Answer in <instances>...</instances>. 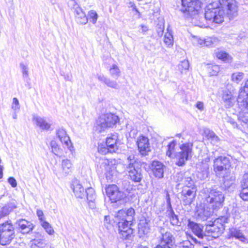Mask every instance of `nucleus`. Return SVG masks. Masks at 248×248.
Masks as SVG:
<instances>
[{"instance_id":"f257e3e1","label":"nucleus","mask_w":248,"mask_h":248,"mask_svg":"<svg viewBox=\"0 0 248 248\" xmlns=\"http://www.w3.org/2000/svg\"><path fill=\"white\" fill-rule=\"evenodd\" d=\"M204 204L209 208V210L198 209L197 211L198 216L203 220H206L214 211L217 210L223 205L224 201V195L217 188H205L203 189Z\"/></svg>"},{"instance_id":"f03ea898","label":"nucleus","mask_w":248,"mask_h":248,"mask_svg":"<svg viewBox=\"0 0 248 248\" xmlns=\"http://www.w3.org/2000/svg\"><path fill=\"white\" fill-rule=\"evenodd\" d=\"M135 210L130 208L127 210H119L115 217L118 226L119 236L123 239H130L133 233L131 228L134 219Z\"/></svg>"},{"instance_id":"7ed1b4c3","label":"nucleus","mask_w":248,"mask_h":248,"mask_svg":"<svg viewBox=\"0 0 248 248\" xmlns=\"http://www.w3.org/2000/svg\"><path fill=\"white\" fill-rule=\"evenodd\" d=\"M225 16V12L217 2L209 3L205 8L204 16L207 20L217 24L221 23L223 21Z\"/></svg>"},{"instance_id":"20e7f679","label":"nucleus","mask_w":248,"mask_h":248,"mask_svg":"<svg viewBox=\"0 0 248 248\" xmlns=\"http://www.w3.org/2000/svg\"><path fill=\"white\" fill-rule=\"evenodd\" d=\"M120 122L118 116L112 113L102 114L96 121L95 129L99 132L105 131L108 128H112Z\"/></svg>"},{"instance_id":"39448f33","label":"nucleus","mask_w":248,"mask_h":248,"mask_svg":"<svg viewBox=\"0 0 248 248\" xmlns=\"http://www.w3.org/2000/svg\"><path fill=\"white\" fill-rule=\"evenodd\" d=\"M126 171L128 172L130 179L135 182H140L142 178L141 169L139 167V163L134 155L127 157L125 164Z\"/></svg>"},{"instance_id":"423d86ee","label":"nucleus","mask_w":248,"mask_h":248,"mask_svg":"<svg viewBox=\"0 0 248 248\" xmlns=\"http://www.w3.org/2000/svg\"><path fill=\"white\" fill-rule=\"evenodd\" d=\"M193 146L191 142H186L180 145L179 150L174 155L175 164L177 166L185 165L186 162L192 156Z\"/></svg>"},{"instance_id":"0eeeda50","label":"nucleus","mask_w":248,"mask_h":248,"mask_svg":"<svg viewBox=\"0 0 248 248\" xmlns=\"http://www.w3.org/2000/svg\"><path fill=\"white\" fill-rule=\"evenodd\" d=\"M14 227L11 220L0 224V244H9L15 237Z\"/></svg>"},{"instance_id":"6e6552de","label":"nucleus","mask_w":248,"mask_h":248,"mask_svg":"<svg viewBox=\"0 0 248 248\" xmlns=\"http://www.w3.org/2000/svg\"><path fill=\"white\" fill-rule=\"evenodd\" d=\"M158 232L160 234L158 237L159 244L154 248H174L176 247L175 238L171 232L165 231L162 227L158 228Z\"/></svg>"},{"instance_id":"1a4fd4ad","label":"nucleus","mask_w":248,"mask_h":248,"mask_svg":"<svg viewBox=\"0 0 248 248\" xmlns=\"http://www.w3.org/2000/svg\"><path fill=\"white\" fill-rule=\"evenodd\" d=\"M194 175L188 171H180L174 176V181L177 186L191 187L195 185Z\"/></svg>"},{"instance_id":"9d476101","label":"nucleus","mask_w":248,"mask_h":248,"mask_svg":"<svg viewBox=\"0 0 248 248\" xmlns=\"http://www.w3.org/2000/svg\"><path fill=\"white\" fill-rule=\"evenodd\" d=\"M228 217H221L216 219L214 222L206 227V231L210 233L212 236L216 238L218 237L225 229L224 224L228 222Z\"/></svg>"},{"instance_id":"9b49d317","label":"nucleus","mask_w":248,"mask_h":248,"mask_svg":"<svg viewBox=\"0 0 248 248\" xmlns=\"http://www.w3.org/2000/svg\"><path fill=\"white\" fill-rule=\"evenodd\" d=\"M181 11L183 13L191 16L198 14L202 3L200 0H181Z\"/></svg>"},{"instance_id":"f8f14e48","label":"nucleus","mask_w":248,"mask_h":248,"mask_svg":"<svg viewBox=\"0 0 248 248\" xmlns=\"http://www.w3.org/2000/svg\"><path fill=\"white\" fill-rule=\"evenodd\" d=\"M220 7L230 19L237 15V6L235 0H218Z\"/></svg>"},{"instance_id":"ddd939ff","label":"nucleus","mask_w":248,"mask_h":248,"mask_svg":"<svg viewBox=\"0 0 248 248\" xmlns=\"http://www.w3.org/2000/svg\"><path fill=\"white\" fill-rule=\"evenodd\" d=\"M187 226L199 239V240H197L196 238H192V240L195 243L203 244L204 240L207 239V236L204 234L202 225L188 219Z\"/></svg>"},{"instance_id":"4468645a","label":"nucleus","mask_w":248,"mask_h":248,"mask_svg":"<svg viewBox=\"0 0 248 248\" xmlns=\"http://www.w3.org/2000/svg\"><path fill=\"white\" fill-rule=\"evenodd\" d=\"M230 166V162L228 157L220 156L214 160V170L217 175H220L223 174V172L229 171Z\"/></svg>"},{"instance_id":"2eb2a0df","label":"nucleus","mask_w":248,"mask_h":248,"mask_svg":"<svg viewBox=\"0 0 248 248\" xmlns=\"http://www.w3.org/2000/svg\"><path fill=\"white\" fill-rule=\"evenodd\" d=\"M69 4L72 6V10L73 11L76 22L81 25H85L87 23L88 18L86 16L85 12L79 5L76 2L75 0H71Z\"/></svg>"},{"instance_id":"dca6fc26","label":"nucleus","mask_w":248,"mask_h":248,"mask_svg":"<svg viewBox=\"0 0 248 248\" xmlns=\"http://www.w3.org/2000/svg\"><path fill=\"white\" fill-rule=\"evenodd\" d=\"M197 191L196 185L191 187H183L181 192V198L186 205H189L195 198Z\"/></svg>"},{"instance_id":"f3484780","label":"nucleus","mask_w":248,"mask_h":248,"mask_svg":"<svg viewBox=\"0 0 248 248\" xmlns=\"http://www.w3.org/2000/svg\"><path fill=\"white\" fill-rule=\"evenodd\" d=\"M106 192L111 202H116L124 197V193L120 191L115 185H109L106 188Z\"/></svg>"},{"instance_id":"a211bd4d","label":"nucleus","mask_w":248,"mask_h":248,"mask_svg":"<svg viewBox=\"0 0 248 248\" xmlns=\"http://www.w3.org/2000/svg\"><path fill=\"white\" fill-rule=\"evenodd\" d=\"M138 150L140 154L145 156L150 152V146L148 139L145 136H140L138 138L137 141Z\"/></svg>"},{"instance_id":"6ab92c4d","label":"nucleus","mask_w":248,"mask_h":248,"mask_svg":"<svg viewBox=\"0 0 248 248\" xmlns=\"http://www.w3.org/2000/svg\"><path fill=\"white\" fill-rule=\"evenodd\" d=\"M15 224L18 230L23 234L30 233L34 228V225L31 222L24 219L17 220Z\"/></svg>"},{"instance_id":"aec40b11","label":"nucleus","mask_w":248,"mask_h":248,"mask_svg":"<svg viewBox=\"0 0 248 248\" xmlns=\"http://www.w3.org/2000/svg\"><path fill=\"white\" fill-rule=\"evenodd\" d=\"M239 106L248 109V80L244 86V91H241L237 99Z\"/></svg>"},{"instance_id":"412c9836","label":"nucleus","mask_w":248,"mask_h":248,"mask_svg":"<svg viewBox=\"0 0 248 248\" xmlns=\"http://www.w3.org/2000/svg\"><path fill=\"white\" fill-rule=\"evenodd\" d=\"M118 136L117 133L111 134V136L106 139V145L108 152L114 153L118 150L117 142Z\"/></svg>"},{"instance_id":"4be33fe9","label":"nucleus","mask_w":248,"mask_h":248,"mask_svg":"<svg viewBox=\"0 0 248 248\" xmlns=\"http://www.w3.org/2000/svg\"><path fill=\"white\" fill-rule=\"evenodd\" d=\"M151 219L149 217L142 216L139 223V229L144 234H147L151 230Z\"/></svg>"},{"instance_id":"5701e85b","label":"nucleus","mask_w":248,"mask_h":248,"mask_svg":"<svg viewBox=\"0 0 248 248\" xmlns=\"http://www.w3.org/2000/svg\"><path fill=\"white\" fill-rule=\"evenodd\" d=\"M96 77L99 81L103 83L108 87L116 90L119 89V85L116 81L111 80L101 74H97Z\"/></svg>"},{"instance_id":"b1692460","label":"nucleus","mask_w":248,"mask_h":248,"mask_svg":"<svg viewBox=\"0 0 248 248\" xmlns=\"http://www.w3.org/2000/svg\"><path fill=\"white\" fill-rule=\"evenodd\" d=\"M152 170L154 175L158 178L163 177L165 166L158 161H154L152 162Z\"/></svg>"},{"instance_id":"393cba45","label":"nucleus","mask_w":248,"mask_h":248,"mask_svg":"<svg viewBox=\"0 0 248 248\" xmlns=\"http://www.w3.org/2000/svg\"><path fill=\"white\" fill-rule=\"evenodd\" d=\"M230 237H234L244 243H248V239L239 229L232 228L230 230Z\"/></svg>"},{"instance_id":"a878e982","label":"nucleus","mask_w":248,"mask_h":248,"mask_svg":"<svg viewBox=\"0 0 248 248\" xmlns=\"http://www.w3.org/2000/svg\"><path fill=\"white\" fill-rule=\"evenodd\" d=\"M56 135L62 143L64 144L67 147H69L71 141L69 136L64 129L59 128L57 129Z\"/></svg>"},{"instance_id":"bb28decb","label":"nucleus","mask_w":248,"mask_h":248,"mask_svg":"<svg viewBox=\"0 0 248 248\" xmlns=\"http://www.w3.org/2000/svg\"><path fill=\"white\" fill-rule=\"evenodd\" d=\"M73 189L75 196L78 198L82 199L85 196V191L82 186L77 180L73 184Z\"/></svg>"},{"instance_id":"cd10ccee","label":"nucleus","mask_w":248,"mask_h":248,"mask_svg":"<svg viewBox=\"0 0 248 248\" xmlns=\"http://www.w3.org/2000/svg\"><path fill=\"white\" fill-rule=\"evenodd\" d=\"M219 42V39L214 36L207 37L204 40L200 39L199 41V43L200 45H204L205 46L210 47H212L217 45Z\"/></svg>"},{"instance_id":"c85d7f7f","label":"nucleus","mask_w":248,"mask_h":248,"mask_svg":"<svg viewBox=\"0 0 248 248\" xmlns=\"http://www.w3.org/2000/svg\"><path fill=\"white\" fill-rule=\"evenodd\" d=\"M32 120L36 125L42 130H48L50 127V124L47 123L44 118L40 116L34 115L33 116Z\"/></svg>"},{"instance_id":"c756f323","label":"nucleus","mask_w":248,"mask_h":248,"mask_svg":"<svg viewBox=\"0 0 248 248\" xmlns=\"http://www.w3.org/2000/svg\"><path fill=\"white\" fill-rule=\"evenodd\" d=\"M235 177L231 174L230 170L225 172L223 176V186L225 188L230 187L234 183Z\"/></svg>"},{"instance_id":"7c9ffc66","label":"nucleus","mask_w":248,"mask_h":248,"mask_svg":"<svg viewBox=\"0 0 248 248\" xmlns=\"http://www.w3.org/2000/svg\"><path fill=\"white\" fill-rule=\"evenodd\" d=\"M168 216L170 219V222L173 226H180L181 222L179 221L178 217L175 215L172 208L167 209Z\"/></svg>"},{"instance_id":"2f4dec72","label":"nucleus","mask_w":248,"mask_h":248,"mask_svg":"<svg viewBox=\"0 0 248 248\" xmlns=\"http://www.w3.org/2000/svg\"><path fill=\"white\" fill-rule=\"evenodd\" d=\"M61 166L64 175L69 174L72 171V164L69 160L67 159L62 160Z\"/></svg>"},{"instance_id":"473e14b6","label":"nucleus","mask_w":248,"mask_h":248,"mask_svg":"<svg viewBox=\"0 0 248 248\" xmlns=\"http://www.w3.org/2000/svg\"><path fill=\"white\" fill-rule=\"evenodd\" d=\"M205 134L207 139L213 145H217L219 143V139L213 131L207 130L205 131Z\"/></svg>"},{"instance_id":"72a5a7b5","label":"nucleus","mask_w":248,"mask_h":248,"mask_svg":"<svg viewBox=\"0 0 248 248\" xmlns=\"http://www.w3.org/2000/svg\"><path fill=\"white\" fill-rule=\"evenodd\" d=\"M30 243L31 248H45L46 245L42 239H33Z\"/></svg>"},{"instance_id":"f704fd0d","label":"nucleus","mask_w":248,"mask_h":248,"mask_svg":"<svg viewBox=\"0 0 248 248\" xmlns=\"http://www.w3.org/2000/svg\"><path fill=\"white\" fill-rule=\"evenodd\" d=\"M109 71L110 76L116 79H118L121 75V71L119 67L116 64H112L110 67Z\"/></svg>"},{"instance_id":"c9c22d12","label":"nucleus","mask_w":248,"mask_h":248,"mask_svg":"<svg viewBox=\"0 0 248 248\" xmlns=\"http://www.w3.org/2000/svg\"><path fill=\"white\" fill-rule=\"evenodd\" d=\"M217 57L227 62H230L232 61V58L230 56L224 51H218L216 53Z\"/></svg>"},{"instance_id":"e433bc0d","label":"nucleus","mask_w":248,"mask_h":248,"mask_svg":"<svg viewBox=\"0 0 248 248\" xmlns=\"http://www.w3.org/2000/svg\"><path fill=\"white\" fill-rule=\"evenodd\" d=\"M189 63L187 60H185L181 62L178 65V69L181 74H186L188 70Z\"/></svg>"},{"instance_id":"4c0bfd02","label":"nucleus","mask_w":248,"mask_h":248,"mask_svg":"<svg viewBox=\"0 0 248 248\" xmlns=\"http://www.w3.org/2000/svg\"><path fill=\"white\" fill-rule=\"evenodd\" d=\"M52 152L58 156H60L62 155V150L59 147L57 142L52 140L50 142Z\"/></svg>"},{"instance_id":"58836bf2","label":"nucleus","mask_w":248,"mask_h":248,"mask_svg":"<svg viewBox=\"0 0 248 248\" xmlns=\"http://www.w3.org/2000/svg\"><path fill=\"white\" fill-rule=\"evenodd\" d=\"M85 196L88 201L95 200L96 195L94 189L92 187L88 188L85 191Z\"/></svg>"},{"instance_id":"ea45409f","label":"nucleus","mask_w":248,"mask_h":248,"mask_svg":"<svg viewBox=\"0 0 248 248\" xmlns=\"http://www.w3.org/2000/svg\"><path fill=\"white\" fill-rule=\"evenodd\" d=\"M40 224L49 235H52L54 234L55 232L52 226L47 221L43 222Z\"/></svg>"},{"instance_id":"a19ab883","label":"nucleus","mask_w":248,"mask_h":248,"mask_svg":"<svg viewBox=\"0 0 248 248\" xmlns=\"http://www.w3.org/2000/svg\"><path fill=\"white\" fill-rule=\"evenodd\" d=\"M88 20H90L93 24H94L96 23L98 18V14L94 10H90L88 13Z\"/></svg>"},{"instance_id":"79ce46f5","label":"nucleus","mask_w":248,"mask_h":248,"mask_svg":"<svg viewBox=\"0 0 248 248\" xmlns=\"http://www.w3.org/2000/svg\"><path fill=\"white\" fill-rule=\"evenodd\" d=\"M176 144V141L175 140H173L169 144V145L167 146L168 150L166 152L167 155L169 157H171L172 153L174 152Z\"/></svg>"},{"instance_id":"37998d69","label":"nucleus","mask_w":248,"mask_h":248,"mask_svg":"<svg viewBox=\"0 0 248 248\" xmlns=\"http://www.w3.org/2000/svg\"><path fill=\"white\" fill-rule=\"evenodd\" d=\"M164 42L168 46H170L173 45V36L170 32H168L165 35Z\"/></svg>"},{"instance_id":"c03bdc74","label":"nucleus","mask_w":248,"mask_h":248,"mask_svg":"<svg viewBox=\"0 0 248 248\" xmlns=\"http://www.w3.org/2000/svg\"><path fill=\"white\" fill-rule=\"evenodd\" d=\"M244 74L242 72L234 73L232 75V79L233 81L239 83L243 78Z\"/></svg>"},{"instance_id":"a18cd8bd","label":"nucleus","mask_w":248,"mask_h":248,"mask_svg":"<svg viewBox=\"0 0 248 248\" xmlns=\"http://www.w3.org/2000/svg\"><path fill=\"white\" fill-rule=\"evenodd\" d=\"M242 189L240 192V198L244 201H248V188L241 186Z\"/></svg>"},{"instance_id":"49530a36","label":"nucleus","mask_w":248,"mask_h":248,"mask_svg":"<svg viewBox=\"0 0 248 248\" xmlns=\"http://www.w3.org/2000/svg\"><path fill=\"white\" fill-rule=\"evenodd\" d=\"M219 67L217 65H213L209 67V73L211 76H216L219 71Z\"/></svg>"},{"instance_id":"de8ad7c7","label":"nucleus","mask_w":248,"mask_h":248,"mask_svg":"<svg viewBox=\"0 0 248 248\" xmlns=\"http://www.w3.org/2000/svg\"><path fill=\"white\" fill-rule=\"evenodd\" d=\"M241 186L248 188V171L244 173L241 181Z\"/></svg>"},{"instance_id":"09e8293b","label":"nucleus","mask_w":248,"mask_h":248,"mask_svg":"<svg viewBox=\"0 0 248 248\" xmlns=\"http://www.w3.org/2000/svg\"><path fill=\"white\" fill-rule=\"evenodd\" d=\"M191 244L189 241H185L182 243H180L178 246H176L174 248H191L190 247Z\"/></svg>"},{"instance_id":"8fccbe9b","label":"nucleus","mask_w":248,"mask_h":248,"mask_svg":"<svg viewBox=\"0 0 248 248\" xmlns=\"http://www.w3.org/2000/svg\"><path fill=\"white\" fill-rule=\"evenodd\" d=\"M20 66L22 70L23 78L28 77L29 72L28 67L23 63H21Z\"/></svg>"},{"instance_id":"3c124183","label":"nucleus","mask_w":248,"mask_h":248,"mask_svg":"<svg viewBox=\"0 0 248 248\" xmlns=\"http://www.w3.org/2000/svg\"><path fill=\"white\" fill-rule=\"evenodd\" d=\"M36 214L39 218L40 224L43 222L46 221V218L42 210L38 209L36 211Z\"/></svg>"},{"instance_id":"603ef678","label":"nucleus","mask_w":248,"mask_h":248,"mask_svg":"<svg viewBox=\"0 0 248 248\" xmlns=\"http://www.w3.org/2000/svg\"><path fill=\"white\" fill-rule=\"evenodd\" d=\"M223 101L225 103L226 108H229L233 105L234 102H235V98H233L230 100H224Z\"/></svg>"},{"instance_id":"864d4df0","label":"nucleus","mask_w":248,"mask_h":248,"mask_svg":"<svg viewBox=\"0 0 248 248\" xmlns=\"http://www.w3.org/2000/svg\"><path fill=\"white\" fill-rule=\"evenodd\" d=\"M8 182L13 187H15L17 186L16 181L13 177H10L8 178Z\"/></svg>"},{"instance_id":"5fc2aeb1","label":"nucleus","mask_w":248,"mask_h":248,"mask_svg":"<svg viewBox=\"0 0 248 248\" xmlns=\"http://www.w3.org/2000/svg\"><path fill=\"white\" fill-rule=\"evenodd\" d=\"M223 100H228L231 99L233 98L234 97L232 96L231 93L225 92L223 95Z\"/></svg>"},{"instance_id":"6e6d98bb","label":"nucleus","mask_w":248,"mask_h":248,"mask_svg":"<svg viewBox=\"0 0 248 248\" xmlns=\"http://www.w3.org/2000/svg\"><path fill=\"white\" fill-rule=\"evenodd\" d=\"M8 214V210L6 207H3L0 210V219Z\"/></svg>"},{"instance_id":"4d7b16f0","label":"nucleus","mask_w":248,"mask_h":248,"mask_svg":"<svg viewBox=\"0 0 248 248\" xmlns=\"http://www.w3.org/2000/svg\"><path fill=\"white\" fill-rule=\"evenodd\" d=\"M166 201L167 203L168 209H170L172 208L171 202H170V197L169 194L167 192L166 194Z\"/></svg>"},{"instance_id":"13d9d810","label":"nucleus","mask_w":248,"mask_h":248,"mask_svg":"<svg viewBox=\"0 0 248 248\" xmlns=\"http://www.w3.org/2000/svg\"><path fill=\"white\" fill-rule=\"evenodd\" d=\"M196 106L201 111H202L204 109V105L202 102L198 101L196 103Z\"/></svg>"},{"instance_id":"bf43d9fd","label":"nucleus","mask_w":248,"mask_h":248,"mask_svg":"<svg viewBox=\"0 0 248 248\" xmlns=\"http://www.w3.org/2000/svg\"><path fill=\"white\" fill-rule=\"evenodd\" d=\"M89 207L90 208L92 209H94L96 208V204L95 203V201H88Z\"/></svg>"},{"instance_id":"052dcab7","label":"nucleus","mask_w":248,"mask_h":248,"mask_svg":"<svg viewBox=\"0 0 248 248\" xmlns=\"http://www.w3.org/2000/svg\"><path fill=\"white\" fill-rule=\"evenodd\" d=\"M141 32L144 34L146 32H147L148 31V27L146 26L141 25Z\"/></svg>"},{"instance_id":"680f3d73","label":"nucleus","mask_w":248,"mask_h":248,"mask_svg":"<svg viewBox=\"0 0 248 248\" xmlns=\"http://www.w3.org/2000/svg\"><path fill=\"white\" fill-rule=\"evenodd\" d=\"M64 78L65 80L67 81H71L72 79V75L71 74H67L65 75H63Z\"/></svg>"},{"instance_id":"e2e57ef3","label":"nucleus","mask_w":248,"mask_h":248,"mask_svg":"<svg viewBox=\"0 0 248 248\" xmlns=\"http://www.w3.org/2000/svg\"><path fill=\"white\" fill-rule=\"evenodd\" d=\"M13 105L19 106V101L16 98H14L13 101Z\"/></svg>"},{"instance_id":"0e129e2a","label":"nucleus","mask_w":248,"mask_h":248,"mask_svg":"<svg viewBox=\"0 0 248 248\" xmlns=\"http://www.w3.org/2000/svg\"><path fill=\"white\" fill-rule=\"evenodd\" d=\"M157 33L159 36H162L163 34V30L162 28H160L159 30L157 31Z\"/></svg>"},{"instance_id":"69168bd1","label":"nucleus","mask_w":248,"mask_h":248,"mask_svg":"<svg viewBox=\"0 0 248 248\" xmlns=\"http://www.w3.org/2000/svg\"><path fill=\"white\" fill-rule=\"evenodd\" d=\"M12 108L14 109L15 111H16V110H19V106L13 105Z\"/></svg>"},{"instance_id":"338daca9","label":"nucleus","mask_w":248,"mask_h":248,"mask_svg":"<svg viewBox=\"0 0 248 248\" xmlns=\"http://www.w3.org/2000/svg\"><path fill=\"white\" fill-rule=\"evenodd\" d=\"M132 7L133 8V9H134L135 10V11L139 14V15H140V12H139L138 10L137 9V8H136V6L135 5L133 4L132 5Z\"/></svg>"},{"instance_id":"774afa93","label":"nucleus","mask_w":248,"mask_h":248,"mask_svg":"<svg viewBox=\"0 0 248 248\" xmlns=\"http://www.w3.org/2000/svg\"><path fill=\"white\" fill-rule=\"evenodd\" d=\"M13 118L14 119H16V118H17V114H16V112L13 114Z\"/></svg>"}]
</instances>
